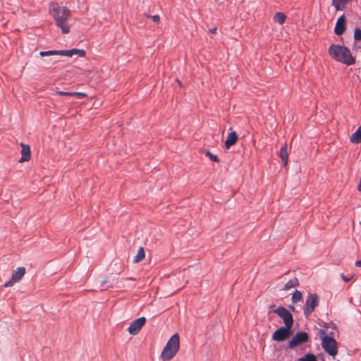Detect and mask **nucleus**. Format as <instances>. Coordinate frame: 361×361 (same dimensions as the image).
Here are the masks:
<instances>
[{
	"instance_id": "nucleus-1",
	"label": "nucleus",
	"mask_w": 361,
	"mask_h": 361,
	"mask_svg": "<svg viewBox=\"0 0 361 361\" xmlns=\"http://www.w3.org/2000/svg\"><path fill=\"white\" fill-rule=\"evenodd\" d=\"M49 13L53 17L56 25L61 29L63 34H68L71 31L70 21L72 19L71 11L65 6L51 3L49 5Z\"/></svg>"
},
{
	"instance_id": "nucleus-2",
	"label": "nucleus",
	"mask_w": 361,
	"mask_h": 361,
	"mask_svg": "<svg viewBox=\"0 0 361 361\" xmlns=\"http://www.w3.org/2000/svg\"><path fill=\"white\" fill-rule=\"evenodd\" d=\"M329 52L335 60L347 66L352 65L355 62V59L351 55L350 50L345 47L332 44L329 47Z\"/></svg>"
},
{
	"instance_id": "nucleus-3",
	"label": "nucleus",
	"mask_w": 361,
	"mask_h": 361,
	"mask_svg": "<svg viewBox=\"0 0 361 361\" xmlns=\"http://www.w3.org/2000/svg\"><path fill=\"white\" fill-rule=\"evenodd\" d=\"M180 348L179 336L178 334L173 335L168 341L162 353L161 357L164 361L171 360L178 353Z\"/></svg>"
},
{
	"instance_id": "nucleus-4",
	"label": "nucleus",
	"mask_w": 361,
	"mask_h": 361,
	"mask_svg": "<svg viewBox=\"0 0 361 361\" xmlns=\"http://www.w3.org/2000/svg\"><path fill=\"white\" fill-rule=\"evenodd\" d=\"M39 55L41 56H49L54 55H61L66 56H72L73 55H78V56H84L85 55V51L84 49H73L70 50H51L47 51H40Z\"/></svg>"
},
{
	"instance_id": "nucleus-5",
	"label": "nucleus",
	"mask_w": 361,
	"mask_h": 361,
	"mask_svg": "<svg viewBox=\"0 0 361 361\" xmlns=\"http://www.w3.org/2000/svg\"><path fill=\"white\" fill-rule=\"evenodd\" d=\"M322 345L324 351L331 356H335L337 353V343L334 338L329 336H324L322 338Z\"/></svg>"
},
{
	"instance_id": "nucleus-6",
	"label": "nucleus",
	"mask_w": 361,
	"mask_h": 361,
	"mask_svg": "<svg viewBox=\"0 0 361 361\" xmlns=\"http://www.w3.org/2000/svg\"><path fill=\"white\" fill-rule=\"evenodd\" d=\"M319 305V297L316 293H309L304 307V314L307 317L310 315L315 307Z\"/></svg>"
},
{
	"instance_id": "nucleus-7",
	"label": "nucleus",
	"mask_w": 361,
	"mask_h": 361,
	"mask_svg": "<svg viewBox=\"0 0 361 361\" xmlns=\"http://www.w3.org/2000/svg\"><path fill=\"white\" fill-rule=\"evenodd\" d=\"M283 320L285 326L288 328H292L293 324V319L291 313L283 307H279L274 310Z\"/></svg>"
},
{
	"instance_id": "nucleus-8",
	"label": "nucleus",
	"mask_w": 361,
	"mask_h": 361,
	"mask_svg": "<svg viewBox=\"0 0 361 361\" xmlns=\"http://www.w3.org/2000/svg\"><path fill=\"white\" fill-rule=\"evenodd\" d=\"M145 322L146 318L144 317L136 319L130 323L128 328V331L131 335H137L145 325Z\"/></svg>"
},
{
	"instance_id": "nucleus-9",
	"label": "nucleus",
	"mask_w": 361,
	"mask_h": 361,
	"mask_svg": "<svg viewBox=\"0 0 361 361\" xmlns=\"http://www.w3.org/2000/svg\"><path fill=\"white\" fill-rule=\"evenodd\" d=\"M25 268L23 267H20L16 269L14 273L12 274L10 280L7 281L5 284V287H11L16 282H18L21 280L23 276L25 274Z\"/></svg>"
},
{
	"instance_id": "nucleus-10",
	"label": "nucleus",
	"mask_w": 361,
	"mask_h": 361,
	"mask_svg": "<svg viewBox=\"0 0 361 361\" xmlns=\"http://www.w3.org/2000/svg\"><path fill=\"white\" fill-rule=\"evenodd\" d=\"M308 334L306 332H299L289 341L288 346L290 348H293L302 343H306L308 341Z\"/></svg>"
},
{
	"instance_id": "nucleus-11",
	"label": "nucleus",
	"mask_w": 361,
	"mask_h": 361,
	"mask_svg": "<svg viewBox=\"0 0 361 361\" xmlns=\"http://www.w3.org/2000/svg\"><path fill=\"white\" fill-rule=\"evenodd\" d=\"M290 329L291 328H288L286 326L276 329L272 335V339L276 341H285L290 336Z\"/></svg>"
},
{
	"instance_id": "nucleus-12",
	"label": "nucleus",
	"mask_w": 361,
	"mask_h": 361,
	"mask_svg": "<svg viewBox=\"0 0 361 361\" xmlns=\"http://www.w3.org/2000/svg\"><path fill=\"white\" fill-rule=\"evenodd\" d=\"M346 30L345 26V18L343 15L340 16L336 23L334 32L336 35H341L344 33Z\"/></svg>"
},
{
	"instance_id": "nucleus-13",
	"label": "nucleus",
	"mask_w": 361,
	"mask_h": 361,
	"mask_svg": "<svg viewBox=\"0 0 361 361\" xmlns=\"http://www.w3.org/2000/svg\"><path fill=\"white\" fill-rule=\"evenodd\" d=\"M20 147H22L21 150V159H20V162L27 161L30 159L31 152L30 147L28 145L20 143Z\"/></svg>"
},
{
	"instance_id": "nucleus-14",
	"label": "nucleus",
	"mask_w": 361,
	"mask_h": 361,
	"mask_svg": "<svg viewBox=\"0 0 361 361\" xmlns=\"http://www.w3.org/2000/svg\"><path fill=\"white\" fill-rule=\"evenodd\" d=\"M238 140V136L235 131H231L228 134L227 138L225 141V147L226 149H229L231 147L234 145Z\"/></svg>"
},
{
	"instance_id": "nucleus-15",
	"label": "nucleus",
	"mask_w": 361,
	"mask_h": 361,
	"mask_svg": "<svg viewBox=\"0 0 361 361\" xmlns=\"http://www.w3.org/2000/svg\"><path fill=\"white\" fill-rule=\"evenodd\" d=\"M279 157L281 159L283 166L286 167L288 161V145L286 143L281 148Z\"/></svg>"
},
{
	"instance_id": "nucleus-16",
	"label": "nucleus",
	"mask_w": 361,
	"mask_h": 361,
	"mask_svg": "<svg viewBox=\"0 0 361 361\" xmlns=\"http://www.w3.org/2000/svg\"><path fill=\"white\" fill-rule=\"evenodd\" d=\"M350 140L353 143H361V126L358 127L357 130L352 134Z\"/></svg>"
},
{
	"instance_id": "nucleus-17",
	"label": "nucleus",
	"mask_w": 361,
	"mask_h": 361,
	"mask_svg": "<svg viewBox=\"0 0 361 361\" xmlns=\"http://www.w3.org/2000/svg\"><path fill=\"white\" fill-rule=\"evenodd\" d=\"M145 257V250L142 247L138 249L137 255L134 257L133 262L134 264L138 263L142 261Z\"/></svg>"
},
{
	"instance_id": "nucleus-18",
	"label": "nucleus",
	"mask_w": 361,
	"mask_h": 361,
	"mask_svg": "<svg viewBox=\"0 0 361 361\" xmlns=\"http://www.w3.org/2000/svg\"><path fill=\"white\" fill-rule=\"evenodd\" d=\"M299 285V282L297 278H293L290 279L283 288V290H288L293 288H295Z\"/></svg>"
},
{
	"instance_id": "nucleus-19",
	"label": "nucleus",
	"mask_w": 361,
	"mask_h": 361,
	"mask_svg": "<svg viewBox=\"0 0 361 361\" xmlns=\"http://www.w3.org/2000/svg\"><path fill=\"white\" fill-rule=\"evenodd\" d=\"M348 0H332V4L337 11H342L345 8Z\"/></svg>"
},
{
	"instance_id": "nucleus-20",
	"label": "nucleus",
	"mask_w": 361,
	"mask_h": 361,
	"mask_svg": "<svg viewBox=\"0 0 361 361\" xmlns=\"http://www.w3.org/2000/svg\"><path fill=\"white\" fill-rule=\"evenodd\" d=\"M273 19L275 23L282 25L286 20V16L281 12H278L275 13Z\"/></svg>"
},
{
	"instance_id": "nucleus-21",
	"label": "nucleus",
	"mask_w": 361,
	"mask_h": 361,
	"mask_svg": "<svg viewBox=\"0 0 361 361\" xmlns=\"http://www.w3.org/2000/svg\"><path fill=\"white\" fill-rule=\"evenodd\" d=\"M302 298V294L300 290H295V292L292 295V302L293 303H296L299 301H300Z\"/></svg>"
},
{
	"instance_id": "nucleus-22",
	"label": "nucleus",
	"mask_w": 361,
	"mask_h": 361,
	"mask_svg": "<svg viewBox=\"0 0 361 361\" xmlns=\"http://www.w3.org/2000/svg\"><path fill=\"white\" fill-rule=\"evenodd\" d=\"M203 152L205 154L207 157H208L210 159L211 161L216 163L219 162L220 160L218 158V157L215 154H213L209 150L204 149Z\"/></svg>"
},
{
	"instance_id": "nucleus-23",
	"label": "nucleus",
	"mask_w": 361,
	"mask_h": 361,
	"mask_svg": "<svg viewBox=\"0 0 361 361\" xmlns=\"http://www.w3.org/2000/svg\"><path fill=\"white\" fill-rule=\"evenodd\" d=\"M298 361H317V360L314 354L308 353L305 356L299 358Z\"/></svg>"
},
{
	"instance_id": "nucleus-24",
	"label": "nucleus",
	"mask_w": 361,
	"mask_h": 361,
	"mask_svg": "<svg viewBox=\"0 0 361 361\" xmlns=\"http://www.w3.org/2000/svg\"><path fill=\"white\" fill-rule=\"evenodd\" d=\"M354 39L355 40H361V30L356 27L354 32Z\"/></svg>"
},
{
	"instance_id": "nucleus-25",
	"label": "nucleus",
	"mask_w": 361,
	"mask_h": 361,
	"mask_svg": "<svg viewBox=\"0 0 361 361\" xmlns=\"http://www.w3.org/2000/svg\"><path fill=\"white\" fill-rule=\"evenodd\" d=\"M70 96H77L80 98H84V97H86L87 95L85 92H71V94H70Z\"/></svg>"
},
{
	"instance_id": "nucleus-26",
	"label": "nucleus",
	"mask_w": 361,
	"mask_h": 361,
	"mask_svg": "<svg viewBox=\"0 0 361 361\" xmlns=\"http://www.w3.org/2000/svg\"><path fill=\"white\" fill-rule=\"evenodd\" d=\"M147 18H151L154 22L159 23L160 22V16L159 15L147 16Z\"/></svg>"
},
{
	"instance_id": "nucleus-27",
	"label": "nucleus",
	"mask_w": 361,
	"mask_h": 361,
	"mask_svg": "<svg viewBox=\"0 0 361 361\" xmlns=\"http://www.w3.org/2000/svg\"><path fill=\"white\" fill-rule=\"evenodd\" d=\"M56 94L61 96H70V94H71V92L59 91L57 92Z\"/></svg>"
},
{
	"instance_id": "nucleus-28",
	"label": "nucleus",
	"mask_w": 361,
	"mask_h": 361,
	"mask_svg": "<svg viewBox=\"0 0 361 361\" xmlns=\"http://www.w3.org/2000/svg\"><path fill=\"white\" fill-rule=\"evenodd\" d=\"M341 277L344 281H349L351 279V277H346L344 274H342Z\"/></svg>"
},
{
	"instance_id": "nucleus-29",
	"label": "nucleus",
	"mask_w": 361,
	"mask_h": 361,
	"mask_svg": "<svg viewBox=\"0 0 361 361\" xmlns=\"http://www.w3.org/2000/svg\"><path fill=\"white\" fill-rule=\"evenodd\" d=\"M216 30H217V28H216V27H214V28L210 29V30H209V32L210 33H212V34H215V33L216 32Z\"/></svg>"
},
{
	"instance_id": "nucleus-30",
	"label": "nucleus",
	"mask_w": 361,
	"mask_h": 361,
	"mask_svg": "<svg viewBox=\"0 0 361 361\" xmlns=\"http://www.w3.org/2000/svg\"><path fill=\"white\" fill-rule=\"evenodd\" d=\"M355 265L359 267H361V260L356 261Z\"/></svg>"
},
{
	"instance_id": "nucleus-31",
	"label": "nucleus",
	"mask_w": 361,
	"mask_h": 361,
	"mask_svg": "<svg viewBox=\"0 0 361 361\" xmlns=\"http://www.w3.org/2000/svg\"><path fill=\"white\" fill-rule=\"evenodd\" d=\"M176 81H177V82L178 83V85H180V87H182V83H181V82H180L179 80H178V79H176Z\"/></svg>"
},
{
	"instance_id": "nucleus-32",
	"label": "nucleus",
	"mask_w": 361,
	"mask_h": 361,
	"mask_svg": "<svg viewBox=\"0 0 361 361\" xmlns=\"http://www.w3.org/2000/svg\"><path fill=\"white\" fill-rule=\"evenodd\" d=\"M105 283H106V281H102V284H101V286H104Z\"/></svg>"
}]
</instances>
